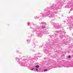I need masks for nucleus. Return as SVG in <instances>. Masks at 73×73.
Masks as SVG:
<instances>
[{"label": "nucleus", "instance_id": "nucleus-4", "mask_svg": "<svg viewBox=\"0 0 73 73\" xmlns=\"http://www.w3.org/2000/svg\"><path fill=\"white\" fill-rule=\"evenodd\" d=\"M44 71H47V70H44Z\"/></svg>", "mask_w": 73, "mask_h": 73}, {"label": "nucleus", "instance_id": "nucleus-5", "mask_svg": "<svg viewBox=\"0 0 73 73\" xmlns=\"http://www.w3.org/2000/svg\"><path fill=\"white\" fill-rule=\"evenodd\" d=\"M42 28H45V27H42Z\"/></svg>", "mask_w": 73, "mask_h": 73}, {"label": "nucleus", "instance_id": "nucleus-2", "mask_svg": "<svg viewBox=\"0 0 73 73\" xmlns=\"http://www.w3.org/2000/svg\"><path fill=\"white\" fill-rule=\"evenodd\" d=\"M70 57H71V56L69 55L68 56V58H70Z\"/></svg>", "mask_w": 73, "mask_h": 73}, {"label": "nucleus", "instance_id": "nucleus-6", "mask_svg": "<svg viewBox=\"0 0 73 73\" xmlns=\"http://www.w3.org/2000/svg\"><path fill=\"white\" fill-rule=\"evenodd\" d=\"M33 69H34V68H32V69H31V70H33Z\"/></svg>", "mask_w": 73, "mask_h": 73}, {"label": "nucleus", "instance_id": "nucleus-1", "mask_svg": "<svg viewBox=\"0 0 73 73\" xmlns=\"http://www.w3.org/2000/svg\"><path fill=\"white\" fill-rule=\"evenodd\" d=\"M36 68H39V66H38L37 65L36 66Z\"/></svg>", "mask_w": 73, "mask_h": 73}, {"label": "nucleus", "instance_id": "nucleus-3", "mask_svg": "<svg viewBox=\"0 0 73 73\" xmlns=\"http://www.w3.org/2000/svg\"><path fill=\"white\" fill-rule=\"evenodd\" d=\"M35 70H36L37 72V71H38V70H37V69H35Z\"/></svg>", "mask_w": 73, "mask_h": 73}]
</instances>
